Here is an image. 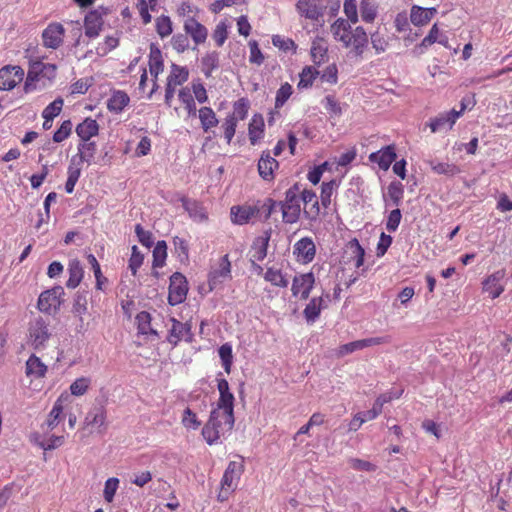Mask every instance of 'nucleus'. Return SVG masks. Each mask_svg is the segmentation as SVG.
<instances>
[{
    "mask_svg": "<svg viewBox=\"0 0 512 512\" xmlns=\"http://www.w3.org/2000/svg\"><path fill=\"white\" fill-rule=\"evenodd\" d=\"M343 13L346 18H337L330 26L333 39L348 50L349 55L362 58L368 47V35L362 26H356L359 17L365 23H373L378 15L375 0H344Z\"/></svg>",
    "mask_w": 512,
    "mask_h": 512,
    "instance_id": "1",
    "label": "nucleus"
},
{
    "mask_svg": "<svg viewBox=\"0 0 512 512\" xmlns=\"http://www.w3.org/2000/svg\"><path fill=\"white\" fill-rule=\"evenodd\" d=\"M149 72L151 75L148 81V74L146 68L139 67L137 74H139L138 90L141 96L146 95L151 97L157 90V77L164 70V61L161 51L156 47H151L148 60Z\"/></svg>",
    "mask_w": 512,
    "mask_h": 512,
    "instance_id": "2",
    "label": "nucleus"
},
{
    "mask_svg": "<svg viewBox=\"0 0 512 512\" xmlns=\"http://www.w3.org/2000/svg\"><path fill=\"white\" fill-rule=\"evenodd\" d=\"M235 422L234 412L229 413L219 409H213L209 419L202 428V436L209 445L218 442L220 437L233 429Z\"/></svg>",
    "mask_w": 512,
    "mask_h": 512,
    "instance_id": "3",
    "label": "nucleus"
},
{
    "mask_svg": "<svg viewBox=\"0 0 512 512\" xmlns=\"http://www.w3.org/2000/svg\"><path fill=\"white\" fill-rule=\"evenodd\" d=\"M282 211V220L286 224L298 222L301 215L300 185L295 183L285 192V198L279 202Z\"/></svg>",
    "mask_w": 512,
    "mask_h": 512,
    "instance_id": "4",
    "label": "nucleus"
},
{
    "mask_svg": "<svg viewBox=\"0 0 512 512\" xmlns=\"http://www.w3.org/2000/svg\"><path fill=\"white\" fill-rule=\"evenodd\" d=\"M243 470L244 466L240 462L231 461L228 464L221 479V486L217 495L218 501L224 502L229 499L238 486Z\"/></svg>",
    "mask_w": 512,
    "mask_h": 512,
    "instance_id": "5",
    "label": "nucleus"
},
{
    "mask_svg": "<svg viewBox=\"0 0 512 512\" xmlns=\"http://www.w3.org/2000/svg\"><path fill=\"white\" fill-rule=\"evenodd\" d=\"M326 8L325 0H298L295 4L298 15L312 23L324 21Z\"/></svg>",
    "mask_w": 512,
    "mask_h": 512,
    "instance_id": "6",
    "label": "nucleus"
},
{
    "mask_svg": "<svg viewBox=\"0 0 512 512\" xmlns=\"http://www.w3.org/2000/svg\"><path fill=\"white\" fill-rule=\"evenodd\" d=\"M28 343L35 349L41 350L46 347L47 341L51 337L49 323L42 317H38L30 322Z\"/></svg>",
    "mask_w": 512,
    "mask_h": 512,
    "instance_id": "7",
    "label": "nucleus"
},
{
    "mask_svg": "<svg viewBox=\"0 0 512 512\" xmlns=\"http://www.w3.org/2000/svg\"><path fill=\"white\" fill-rule=\"evenodd\" d=\"M465 109V104L461 103L460 110L451 109L450 111L442 112L437 116L430 118L426 126L430 128L431 133L449 131L453 128L457 119L464 113Z\"/></svg>",
    "mask_w": 512,
    "mask_h": 512,
    "instance_id": "8",
    "label": "nucleus"
},
{
    "mask_svg": "<svg viewBox=\"0 0 512 512\" xmlns=\"http://www.w3.org/2000/svg\"><path fill=\"white\" fill-rule=\"evenodd\" d=\"M64 295L65 291L62 286H54L40 294L37 307L44 313L51 314L52 311L56 312L63 302Z\"/></svg>",
    "mask_w": 512,
    "mask_h": 512,
    "instance_id": "9",
    "label": "nucleus"
},
{
    "mask_svg": "<svg viewBox=\"0 0 512 512\" xmlns=\"http://www.w3.org/2000/svg\"><path fill=\"white\" fill-rule=\"evenodd\" d=\"M188 293V282L186 277L175 272L170 276L168 303L172 306L183 303Z\"/></svg>",
    "mask_w": 512,
    "mask_h": 512,
    "instance_id": "10",
    "label": "nucleus"
},
{
    "mask_svg": "<svg viewBox=\"0 0 512 512\" xmlns=\"http://www.w3.org/2000/svg\"><path fill=\"white\" fill-rule=\"evenodd\" d=\"M45 70L50 71V74H46L49 80L55 77L56 66L54 64H45L41 61L31 64L24 84V91L26 93L37 89V83L41 80Z\"/></svg>",
    "mask_w": 512,
    "mask_h": 512,
    "instance_id": "11",
    "label": "nucleus"
},
{
    "mask_svg": "<svg viewBox=\"0 0 512 512\" xmlns=\"http://www.w3.org/2000/svg\"><path fill=\"white\" fill-rule=\"evenodd\" d=\"M314 285L315 275L313 272L296 274L291 285L292 295L300 300H307Z\"/></svg>",
    "mask_w": 512,
    "mask_h": 512,
    "instance_id": "12",
    "label": "nucleus"
},
{
    "mask_svg": "<svg viewBox=\"0 0 512 512\" xmlns=\"http://www.w3.org/2000/svg\"><path fill=\"white\" fill-rule=\"evenodd\" d=\"M231 278V262L229 255L225 254L219 260L216 267H212L208 274L209 290L213 291L221 285L226 279Z\"/></svg>",
    "mask_w": 512,
    "mask_h": 512,
    "instance_id": "13",
    "label": "nucleus"
},
{
    "mask_svg": "<svg viewBox=\"0 0 512 512\" xmlns=\"http://www.w3.org/2000/svg\"><path fill=\"white\" fill-rule=\"evenodd\" d=\"M258 216H260L259 203L234 205L230 209L231 222L236 225L248 224Z\"/></svg>",
    "mask_w": 512,
    "mask_h": 512,
    "instance_id": "14",
    "label": "nucleus"
},
{
    "mask_svg": "<svg viewBox=\"0 0 512 512\" xmlns=\"http://www.w3.org/2000/svg\"><path fill=\"white\" fill-rule=\"evenodd\" d=\"M293 255L298 263L309 264L316 255V245L311 237H303L293 245Z\"/></svg>",
    "mask_w": 512,
    "mask_h": 512,
    "instance_id": "15",
    "label": "nucleus"
},
{
    "mask_svg": "<svg viewBox=\"0 0 512 512\" xmlns=\"http://www.w3.org/2000/svg\"><path fill=\"white\" fill-rule=\"evenodd\" d=\"M506 276L505 269H500L487 276L482 282V290L492 299L498 298L505 290L503 280Z\"/></svg>",
    "mask_w": 512,
    "mask_h": 512,
    "instance_id": "16",
    "label": "nucleus"
},
{
    "mask_svg": "<svg viewBox=\"0 0 512 512\" xmlns=\"http://www.w3.org/2000/svg\"><path fill=\"white\" fill-rule=\"evenodd\" d=\"M24 71L20 66H5L0 69V90H12L23 79Z\"/></svg>",
    "mask_w": 512,
    "mask_h": 512,
    "instance_id": "17",
    "label": "nucleus"
},
{
    "mask_svg": "<svg viewBox=\"0 0 512 512\" xmlns=\"http://www.w3.org/2000/svg\"><path fill=\"white\" fill-rule=\"evenodd\" d=\"M270 238L271 231L266 230L253 240V243L249 250L251 263L261 262L266 258Z\"/></svg>",
    "mask_w": 512,
    "mask_h": 512,
    "instance_id": "18",
    "label": "nucleus"
},
{
    "mask_svg": "<svg viewBox=\"0 0 512 512\" xmlns=\"http://www.w3.org/2000/svg\"><path fill=\"white\" fill-rule=\"evenodd\" d=\"M303 203V214L309 220H315L320 214L316 193L311 189H300V203Z\"/></svg>",
    "mask_w": 512,
    "mask_h": 512,
    "instance_id": "19",
    "label": "nucleus"
},
{
    "mask_svg": "<svg viewBox=\"0 0 512 512\" xmlns=\"http://www.w3.org/2000/svg\"><path fill=\"white\" fill-rule=\"evenodd\" d=\"M217 389L219 391V399L215 409L227 411L229 414L234 412L235 398L230 392L228 381L224 378H217Z\"/></svg>",
    "mask_w": 512,
    "mask_h": 512,
    "instance_id": "20",
    "label": "nucleus"
},
{
    "mask_svg": "<svg viewBox=\"0 0 512 512\" xmlns=\"http://www.w3.org/2000/svg\"><path fill=\"white\" fill-rule=\"evenodd\" d=\"M65 29L60 23H51L42 33L43 44L47 48L57 49L63 42Z\"/></svg>",
    "mask_w": 512,
    "mask_h": 512,
    "instance_id": "21",
    "label": "nucleus"
},
{
    "mask_svg": "<svg viewBox=\"0 0 512 512\" xmlns=\"http://www.w3.org/2000/svg\"><path fill=\"white\" fill-rule=\"evenodd\" d=\"M437 12L436 7L425 8L419 5H412L409 19L414 26L423 27L430 23Z\"/></svg>",
    "mask_w": 512,
    "mask_h": 512,
    "instance_id": "22",
    "label": "nucleus"
},
{
    "mask_svg": "<svg viewBox=\"0 0 512 512\" xmlns=\"http://www.w3.org/2000/svg\"><path fill=\"white\" fill-rule=\"evenodd\" d=\"M279 167L278 161L271 156L270 151H263L258 161V172L265 181L274 179V171Z\"/></svg>",
    "mask_w": 512,
    "mask_h": 512,
    "instance_id": "23",
    "label": "nucleus"
},
{
    "mask_svg": "<svg viewBox=\"0 0 512 512\" xmlns=\"http://www.w3.org/2000/svg\"><path fill=\"white\" fill-rule=\"evenodd\" d=\"M396 159V152L394 145H388L377 152L369 155V160L377 163L379 168L386 171Z\"/></svg>",
    "mask_w": 512,
    "mask_h": 512,
    "instance_id": "24",
    "label": "nucleus"
},
{
    "mask_svg": "<svg viewBox=\"0 0 512 512\" xmlns=\"http://www.w3.org/2000/svg\"><path fill=\"white\" fill-rule=\"evenodd\" d=\"M184 30L187 35L191 36L196 45L204 43L207 39V28L194 17H188L184 21Z\"/></svg>",
    "mask_w": 512,
    "mask_h": 512,
    "instance_id": "25",
    "label": "nucleus"
},
{
    "mask_svg": "<svg viewBox=\"0 0 512 512\" xmlns=\"http://www.w3.org/2000/svg\"><path fill=\"white\" fill-rule=\"evenodd\" d=\"M102 14L98 10L90 11L84 19L85 35L89 38L97 37L102 29Z\"/></svg>",
    "mask_w": 512,
    "mask_h": 512,
    "instance_id": "26",
    "label": "nucleus"
},
{
    "mask_svg": "<svg viewBox=\"0 0 512 512\" xmlns=\"http://www.w3.org/2000/svg\"><path fill=\"white\" fill-rule=\"evenodd\" d=\"M311 59L317 66L322 65L328 58V43L323 37H316L310 49Z\"/></svg>",
    "mask_w": 512,
    "mask_h": 512,
    "instance_id": "27",
    "label": "nucleus"
},
{
    "mask_svg": "<svg viewBox=\"0 0 512 512\" xmlns=\"http://www.w3.org/2000/svg\"><path fill=\"white\" fill-rule=\"evenodd\" d=\"M87 296V291H78L73 300L72 313L75 317L79 318V324L77 325L78 332L85 330L82 316L87 312Z\"/></svg>",
    "mask_w": 512,
    "mask_h": 512,
    "instance_id": "28",
    "label": "nucleus"
},
{
    "mask_svg": "<svg viewBox=\"0 0 512 512\" xmlns=\"http://www.w3.org/2000/svg\"><path fill=\"white\" fill-rule=\"evenodd\" d=\"M265 133V123L261 114H254L248 125V137L251 145H256Z\"/></svg>",
    "mask_w": 512,
    "mask_h": 512,
    "instance_id": "29",
    "label": "nucleus"
},
{
    "mask_svg": "<svg viewBox=\"0 0 512 512\" xmlns=\"http://www.w3.org/2000/svg\"><path fill=\"white\" fill-rule=\"evenodd\" d=\"M189 78V70L184 66L172 64L170 72L167 76L166 86L177 88L184 84Z\"/></svg>",
    "mask_w": 512,
    "mask_h": 512,
    "instance_id": "30",
    "label": "nucleus"
},
{
    "mask_svg": "<svg viewBox=\"0 0 512 512\" xmlns=\"http://www.w3.org/2000/svg\"><path fill=\"white\" fill-rule=\"evenodd\" d=\"M434 43H439L443 46H446L448 43V37L441 32L438 23L432 25L428 34L420 42L419 48L427 49Z\"/></svg>",
    "mask_w": 512,
    "mask_h": 512,
    "instance_id": "31",
    "label": "nucleus"
},
{
    "mask_svg": "<svg viewBox=\"0 0 512 512\" xmlns=\"http://www.w3.org/2000/svg\"><path fill=\"white\" fill-rule=\"evenodd\" d=\"M151 320L152 318L150 313L146 311H142L137 314L135 322L137 326L138 335H142L144 337L157 335L156 330L152 328Z\"/></svg>",
    "mask_w": 512,
    "mask_h": 512,
    "instance_id": "32",
    "label": "nucleus"
},
{
    "mask_svg": "<svg viewBox=\"0 0 512 512\" xmlns=\"http://www.w3.org/2000/svg\"><path fill=\"white\" fill-rule=\"evenodd\" d=\"M171 322L172 325L167 336V341L173 346H176L183 337L189 333L190 328L174 318L171 319Z\"/></svg>",
    "mask_w": 512,
    "mask_h": 512,
    "instance_id": "33",
    "label": "nucleus"
},
{
    "mask_svg": "<svg viewBox=\"0 0 512 512\" xmlns=\"http://www.w3.org/2000/svg\"><path fill=\"white\" fill-rule=\"evenodd\" d=\"M198 117L201 123V128L204 132H208L219 123L216 113L211 107H201L198 110Z\"/></svg>",
    "mask_w": 512,
    "mask_h": 512,
    "instance_id": "34",
    "label": "nucleus"
},
{
    "mask_svg": "<svg viewBox=\"0 0 512 512\" xmlns=\"http://www.w3.org/2000/svg\"><path fill=\"white\" fill-rule=\"evenodd\" d=\"M98 130L99 126L97 121L91 118H86L76 127V133L82 141H89L91 137L98 134Z\"/></svg>",
    "mask_w": 512,
    "mask_h": 512,
    "instance_id": "35",
    "label": "nucleus"
},
{
    "mask_svg": "<svg viewBox=\"0 0 512 512\" xmlns=\"http://www.w3.org/2000/svg\"><path fill=\"white\" fill-rule=\"evenodd\" d=\"M265 281L279 288H286L289 284L288 279L281 269L276 267H268L263 274Z\"/></svg>",
    "mask_w": 512,
    "mask_h": 512,
    "instance_id": "36",
    "label": "nucleus"
},
{
    "mask_svg": "<svg viewBox=\"0 0 512 512\" xmlns=\"http://www.w3.org/2000/svg\"><path fill=\"white\" fill-rule=\"evenodd\" d=\"M347 248L350 252V260L353 262L355 268H361L364 265L365 250L359 243L358 239H351L347 243Z\"/></svg>",
    "mask_w": 512,
    "mask_h": 512,
    "instance_id": "37",
    "label": "nucleus"
},
{
    "mask_svg": "<svg viewBox=\"0 0 512 512\" xmlns=\"http://www.w3.org/2000/svg\"><path fill=\"white\" fill-rule=\"evenodd\" d=\"M68 271L69 279L66 282V286L74 289L80 284L84 274L80 261L77 259L71 260L69 262Z\"/></svg>",
    "mask_w": 512,
    "mask_h": 512,
    "instance_id": "38",
    "label": "nucleus"
},
{
    "mask_svg": "<svg viewBox=\"0 0 512 512\" xmlns=\"http://www.w3.org/2000/svg\"><path fill=\"white\" fill-rule=\"evenodd\" d=\"M178 98L182 105L184 106V109L187 111V116L195 117L197 113V108L191 89L188 87L181 88L178 92Z\"/></svg>",
    "mask_w": 512,
    "mask_h": 512,
    "instance_id": "39",
    "label": "nucleus"
},
{
    "mask_svg": "<svg viewBox=\"0 0 512 512\" xmlns=\"http://www.w3.org/2000/svg\"><path fill=\"white\" fill-rule=\"evenodd\" d=\"M47 366L38 358L32 354L26 361V375L35 378H41L45 375Z\"/></svg>",
    "mask_w": 512,
    "mask_h": 512,
    "instance_id": "40",
    "label": "nucleus"
},
{
    "mask_svg": "<svg viewBox=\"0 0 512 512\" xmlns=\"http://www.w3.org/2000/svg\"><path fill=\"white\" fill-rule=\"evenodd\" d=\"M320 72L313 66H305L299 74L298 89H308L313 86Z\"/></svg>",
    "mask_w": 512,
    "mask_h": 512,
    "instance_id": "41",
    "label": "nucleus"
},
{
    "mask_svg": "<svg viewBox=\"0 0 512 512\" xmlns=\"http://www.w3.org/2000/svg\"><path fill=\"white\" fill-rule=\"evenodd\" d=\"M323 299L322 297H313L306 305L303 314L307 322H315L319 317L322 310Z\"/></svg>",
    "mask_w": 512,
    "mask_h": 512,
    "instance_id": "42",
    "label": "nucleus"
},
{
    "mask_svg": "<svg viewBox=\"0 0 512 512\" xmlns=\"http://www.w3.org/2000/svg\"><path fill=\"white\" fill-rule=\"evenodd\" d=\"M429 165L432 171L438 175L453 177L461 172L460 168L454 163L430 161Z\"/></svg>",
    "mask_w": 512,
    "mask_h": 512,
    "instance_id": "43",
    "label": "nucleus"
},
{
    "mask_svg": "<svg viewBox=\"0 0 512 512\" xmlns=\"http://www.w3.org/2000/svg\"><path fill=\"white\" fill-rule=\"evenodd\" d=\"M404 197V186L399 181H392L387 188V198L392 205L399 207Z\"/></svg>",
    "mask_w": 512,
    "mask_h": 512,
    "instance_id": "44",
    "label": "nucleus"
},
{
    "mask_svg": "<svg viewBox=\"0 0 512 512\" xmlns=\"http://www.w3.org/2000/svg\"><path fill=\"white\" fill-rule=\"evenodd\" d=\"M76 156L71 159V164L68 167V178L65 184V190L67 193L71 194L74 191V187L81 175V167L79 163L76 164Z\"/></svg>",
    "mask_w": 512,
    "mask_h": 512,
    "instance_id": "45",
    "label": "nucleus"
},
{
    "mask_svg": "<svg viewBox=\"0 0 512 512\" xmlns=\"http://www.w3.org/2000/svg\"><path fill=\"white\" fill-rule=\"evenodd\" d=\"M128 103V96L125 92L114 91L107 101V107L111 112L118 113L124 109Z\"/></svg>",
    "mask_w": 512,
    "mask_h": 512,
    "instance_id": "46",
    "label": "nucleus"
},
{
    "mask_svg": "<svg viewBox=\"0 0 512 512\" xmlns=\"http://www.w3.org/2000/svg\"><path fill=\"white\" fill-rule=\"evenodd\" d=\"M157 6V0H137L136 8L143 24L151 22L150 11H154Z\"/></svg>",
    "mask_w": 512,
    "mask_h": 512,
    "instance_id": "47",
    "label": "nucleus"
},
{
    "mask_svg": "<svg viewBox=\"0 0 512 512\" xmlns=\"http://www.w3.org/2000/svg\"><path fill=\"white\" fill-rule=\"evenodd\" d=\"M184 207L189 213L190 217H192L194 220L202 222L208 219L207 212L201 203L197 201H187L184 204Z\"/></svg>",
    "mask_w": 512,
    "mask_h": 512,
    "instance_id": "48",
    "label": "nucleus"
},
{
    "mask_svg": "<svg viewBox=\"0 0 512 512\" xmlns=\"http://www.w3.org/2000/svg\"><path fill=\"white\" fill-rule=\"evenodd\" d=\"M79 151V164L82 162H86L88 165H90L93 162L94 155L96 153V143L95 142H89V141H83L78 147Z\"/></svg>",
    "mask_w": 512,
    "mask_h": 512,
    "instance_id": "49",
    "label": "nucleus"
},
{
    "mask_svg": "<svg viewBox=\"0 0 512 512\" xmlns=\"http://www.w3.org/2000/svg\"><path fill=\"white\" fill-rule=\"evenodd\" d=\"M218 354L221 359L222 367L227 374L231 373L233 364V350L230 343L222 344L218 349Z\"/></svg>",
    "mask_w": 512,
    "mask_h": 512,
    "instance_id": "50",
    "label": "nucleus"
},
{
    "mask_svg": "<svg viewBox=\"0 0 512 512\" xmlns=\"http://www.w3.org/2000/svg\"><path fill=\"white\" fill-rule=\"evenodd\" d=\"M250 102L247 98L242 97L234 102L233 111L228 116L233 117L237 121L244 120L249 112Z\"/></svg>",
    "mask_w": 512,
    "mask_h": 512,
    "instance_id": "51",
    "label": "nucleus"
},
{
    "mask_svg": "<svg viewBox=\"0 0 512 512\" xmlns=\"http://www.w3.org/2000/svg\"><path fill=\"white\" fill-rule=\"evenodd\" d=\"M167 258V245L166 242L158 241L153 249V267H163Z\"/></svg>",
    "mask_w": 512,
    "mask_h": 512,
    "instance_id": "52",
    "label": "nucleus"
},
{
    "mask_svg": "<svg viewBox=\"0 0 512 512\" xmlns=\"http://www.w3.org/2000/svg\"><path fill=\"white\" fill-rule=\"evenodd\" d=\"M155 27L156 32L161 38H166L169 35H171L173 28H172V21L169 16L161 15L156 18L155 20Z\"/></svg>",
    "mask_w": 512,
    "mask_h": 512,
    "instance_id": "53",
    "label": "nucleus"
},
{
    "mask_svg": "<svg viewBox=\"0 0 512 512\" xmlns=\"http://www.w3.org/2000/svg\"><path fill=\"white\" fill-rule=\"evenodd\" d=\"M338 187V183L336 180H331L328 182H323L321 185V203L322 205L327 208L331 204V197L335 190Z\"/></svg>",
    "mask_w": 512,
    "mask_h": 512,
    "instance_id": "54",
    "label": "nucleus"
},
{
    "mask_svg": "<svg viewBox=\"0 0 512 512\" xmlns=\"http://www.w3.org/2000/svg\"><path fill=\"white\" fill-rule=\"evenodd\" d=\"M292 93V86L288 82L283 83L276 92L275 108L280 109L283 107L287 100L291 97Z\"/></svg>",
    "mask_w": 512,
    "mask_h": 512,
    "instance_id": "55",
    "label": "nucleus"
},
{
    "mask_svg": "<svg viewBox=\"0 0 512 512\" xmlns=\"http://www.w3.org/2000/svg\"><path fill=\"white\" fill-rule=\"evenodd\" d=\"M228 24L227 22L224 20V21H220L213 33H212V38L215 42V44L218 46V47H221L223 46V44L225 43V41L227 40L228 38Z\"/></svg>",
    "mask_w": 512,
    "mask_h": 512,
    "instance_id": "56",
    "label": "nucleus"
},
{
    "mask_svg": "<svg viewBox=\"0 0 512 512\" xmlns=\"http://www.w3.org/2000/svg\"><path fill=\"white\" fill-rule=\"evenodd\" d=\"M63 397L64 396L61 395L57 399V401L55 402L52 410L49 413L48 420H47V426L50 429H54L58 425V423H59L60 415L63 412V405H62Z\"/></svg>",
    "mask_w": 512,
    "mask_h": 512,
    "instance_id": "57",
    "label": "nucleus"
},
{
    "mask_svg": "<svg viewBox=\"0 0 512 512\" xmlns=\"http://www.w3.org/2000/svg\"><path fill=\"white\" fill-rule=\"evenodd\" d=\"M63 104L64 100L61 97L56 98L43 110L42 117L47 120H53L61 113Z\"/></svg>",
    "mask_w": 512,
    "mask_h": 512,
    "instance_id": "58",
    "label": "nucleus"
},
{
    "mask_svg": "<svg viewBox=\"0 0 512 512\" xmlns=\"http://www.w3.org/2000/svg\"><path fill=\"white\" fill-rule=\"evenodd\" d=\"M181 423L185 428L192 430H197L201 426V421L198 419L196 413L189 407L184 410Z\"/></svg>",
    "mask_w": 512,
    "mask_h": 512,
    "instance_id": "59",
    "label": "nucleus"
},
{
    "mask_svg": "<svg viewBox=\"0 0 512 512\" xmlns=\"http://www.w3.org/2000/svg\"><path fill=\"white\" fill-rule=\"evenodd\" d=\"M320 79L324 83L335 85L338 83V67L335 63L328 65L321 74Z\"/></svg>",
    "mask_w": 512,
    "mask_h": 512,
    "instance_id": "60",
    "label": "nucleus"
},
{
    "mask_svg": "<svg viewBox=\"0 0 512 512\" xmlns=\"http://www.w3.org/2000/svg\"><path fill=\"white\" fill-rule=\"evenodd\" d=\"M323 105L331 117H339L342 114V108L335 96L327 95L323 100Z\"/></svg>",
    "mask_w": 512,
    "mask_h": 512,
    "instance_id": "61",
    "label": "nucleus"
},
{
    "mask_svg": "<svg viewBox=\"0 0 512 512\" xmlns=\"http://www.w3.org/2000/svg\"><path fill=\"white\" fill-rule=\"evenodd\" d=\"M91 384L90 378L80 377L77 378L71 385L70 391L74 396H82L86 393Z\"/></svg>",
    "mask_w": 512,
    "mask_h": 512,
    "instance_id": "62",
    "label": "nucleus"
},
{
    "mask_svg": "<svg viewBox=\"0 0 512 512\" xmlns=\"http://www.w3.org/2000/svg\"><path fill=\"white\" fill-rule=\"evenodd\" d=\"M237 124H238V121L228 115L224 119V122L222 124V129L224 132V138L228 144L231 143V141L236 133Z\"/></svg>",
    "mask_w": 512,
    "mask_h": 512,
    "instance_id": "63",
    "label": "nucleus"
},
{
    "mask_svg": "<svg viewBox=\"0 0 512 512\" xmlns=\"http://www.w3.org/2000/svg\"><path fill=\"white\" fill-rule=\"evenodd\" d=\"M135 233L138 241L147 249H150L154 243L153 234L145 230L140 224L135 226Z\"/></svg>",
    "mask_w": 512,
    "mask_h": 512,
    "instance_id": "64",
    "label": "nucleus"
}]
</instances>
